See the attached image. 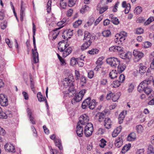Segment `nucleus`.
<instances>
[{"instance_id": "1", "label": "nucleus", "mask_w": 154, "mask_h": 154, "mask_svg": "<svg viewBox=\"0 0 154 154\" xmlns=\"http://www.w3.org/2000/svg\"><path fill=\"white\" fill-rule=\"evenodd\" d=\"M150 83V80H144L137 87V90L140 92L144 91L148 95L151 93L149 97L152 98L154 97V91H152V88L149 86Z\"/></svg>"}, {"instance_id": "2", "label": "nucleus", "mask_w": 154, "mask_h": 154, "mask_svg": "<svg viewBox=\"0 0 154 154\" xmlns=\"http://www.w3.org/2000/svg\"><path fill=\"white\" fill-rule=\"evenodd\" d=\"M63 85L66 88L69 87L68 91L72 94H73L75 93L76 91L74 89V86L73 85L72 81L70 79L68 78H65L63 82Z\"/></svg>"}, {"instance_id": "3", "label": "nucleus", "mask_w": 154, "mask_h": 154, "mask_svg": "<svg viewBox=\"0 0 154 154\" xmlns=\"http://www.w3.org/2000/svg\"><path fill=\"white\" fill-rule=\"evenodd\" d=\"M106 62L112 67L114 68L116 67L120 63L119 60L118 59L114 57H110L107 59Z\"/></svg>"}, {"instance_id": "4", "label": "nucleus", "mask_w": 154, "mask_h": 154, "mask_svg": "<svg viewBox=\"0 0 154 154\" xmlns=\"http://www.w3.org/2000/svg\"><path fill=\"white\" fill-rule=\"evenodd\" d=\"M93 131V125L91 123H89L85 126L84 132L86 137H89L91 135Z\"/></svg>"}, {"instance_id": "5", "label": "nucleus", "mask_w": 154, "mask_h": 154, "mask_svg": "<svg viewBox=\"0 0 154 154\" xmlns=\"http://www.w3.org/2000/svg\"><path fill=\"white\" fill-rule=\"evenodd\" d=\"M134 56V60L135 62H138L143 56V54L137 50H134L133 52Z\"/></svg>"}, {"instance_id": "6", "label": "nucleus", "mask_w": 154, "mask_h": 154, "mask_svg": "<svg viewBox=\"0 0 154 154\" xmlns=\"http://www.w3.org/2000/svg\"><path fill=\"white\" fill-rule=\"evenodd\" d=\"M0 104L3 106H7L8 104L7 97L3 94H0Z\"/></svg>"}, {"instance_id": "7", "label": "nucleus", "mask_w": 154, "mask_h": 154, "mask_svg": "<svg viewBox=\"0 0 154 154\" xmlns=\"http://www.w3.org/2000/svg\"><path fill=\"white\" fill-rule=\"evenodd\" d=\"M57 25L58 26H61L58 28H56L54 29L52 31L54 32L53 35V38L54 39H55L57 38V36L59 34V32L58 30L60 29L65 26L61 22V21L57 23Z\"/></svg>"}, {"instance_id": "8", "label": "nucleus", "mask_w": 154, "mask_h": 154, "mask_svg": "<svg viewBox=\"0 0 154 154\" xmlns=\"http://www.w3.org/2000/svg\"><path fill=\"white\" fill-rule=\"evenodd\" d=\"M86 90L82 89L79 92V93L75 94L74 98L76 100V102L80 101L86 92Z\"/></svg>"}, {"instance_id": "9", "label": "nucleus", "mask_w": 154, "mask_h": 154, "mask_svg": "<svg viewBox=\"0 0 154 154\" xmlns=\"http://www.w3.org/2000/svg\"><path fill=\"white\" fill-rule=\"evenodd\" d=\"M5 151L11 152H14L15 149L14 146L10 143H7L4 146Z\"/></svg>"}, {"instance_id": "10", "label": "nucleus", "mask_w": 154, "mask_h": 154, "mask_svg": "<svg viewBox=\"0 0 154 154\" xmlns=\"http://www.w3.org/2000/svg\"><path fill=\"white\" fill-rule=\"evenodd\" d=\"M88 117L86 114H84L80 116L78 123L79 122L80 125H85L89 123H88Z\"/></svg>"}, {"instance_id": "11", "label": "nucleus", "mask_w": 154, "mask_h": 154, "mask_svg": "<svg viewBox=\"0 0 154 154\" xmlns=\"http://www.w3.org/2000/svg\"><path fill=\"white\" fill-rule=\"evenodd\" d=\"M106 115V113L98 112L95 115V117L99 122H104L106 118H105Z\"/></svg>"}, {"instance_id": "12", "label": "nucleus", "mask_w": 154, "mask_h": 154, "mask_svg": "<svg viewBox=\"0 0 154 154\" xmlns=\"http://www.w3.org/2000/svg\"><path fill=\"white\" fill-rule=\"evenodd\" d=\"M37 51V49L36 46H35V48H34V50L33 49L32 50L33 60L35 63H37L38 62V52Z\"/></svg>"}, {"instance_id": "13", "label": "nucleus", "mask_w": 154, "mask_h": 154, "mask_svg": "<svg viewBox=\"0 0 154 154\" xmlns=\"http://www.w3.org/2000/svg\"><path fill=\"white\" fill-rule=\"evenodd\" d=\"M127 36V33L125 32H122L120 33H117L116 34L115 37L116 39H119L121 42H122L125 40V37Z\"/></svg>"}, {"instance_id": "14", "label": "nucleus", "mask_w": 154, "mask_h": 154, "mask_svg": "<svg viewBox=\"0 0 154 154\" xmlns=\"http://www.w3.org/2000/svg\"><path fill=\"white\" fill-rule=\"evenodd\" d=\"M114 144L116 146L117 148H119L122 145L123 140L122 136H119L116 139Z\"/></svg>"}, {"instance_id": "15", "label": "nucleus", "mask_w": 154, "mask_h": 154, "mask_svg": "<svg viewBox=\"0 0 154 154\" xmlns=\"http://www.w3.org/2000/svg\"><path fill=\"white\" fill-rule=\"evenodd\" d=\"M68 46V45L64 42H60L58 43V49L60 52H63Z\"/></svg>"}, {"instance_id": "16", "label": "nucleus", "mask_w": 154, "mask_h": 154, "mask_svg": "<svg viewBox=\"0 0 154 154\" xmlns=\"http://www.w3.org/2000/svg\"><path fill=\"white\" fill-rule=\"evenodd\" d=\"M92 35L88 31H85V32L83 40L85 41L90 42L92 43L91 41Z\"/></svg>"}, {"instance_id": "17", "label": "nucleus", "mask_w": 154, "mask_h": 154, "mask_svg": "<svg viewBox=\"0 0 154 154\" xmlns=\"http://www.w3.org/2000/svg\"><path fill=\"white\" fill-rule=\"evenodd\" d=\"M76 133L78 136L82 137L83 134V128L81 126L79 123H78L76 127Z\"/></svg>"}, {"instance_id": "18", "label": "nucleus", "mask_w": 154, "mask_h": 154, "mask_svg": "<svg viewBox=\"0 0 154 154\" xmlns=\"http://www.w3.org/2000/svg\"><path fill=\"white\" fill-rule=\"evenodd\" d=\"M103 122H104V125L105 126L106 128L109 129L111 128V122L109 118H106Z\"/></svg>"}, {"instance_id": "19", "label": "nucleus", "mask_w": 154, "mask_h": 154, "mask_svg": "<svg viewBox=\"0 0 154 154\" xmlns=\"http://www.w3.org/2000/svg\"><path fill=\"white\" fill-rule=\"evenodd\" d=\"M37 97L38 101L40 102L45 101V102L47 106H48V105L47 102V101L45 97H43L40 92H38L37 94Z\"/></svg>"}, {"instance_id": "20", "label": "nucleus", "mask_w": 154, "mask_h": 154, "mask_svg": "<svg viewBox=\"0 0 154 154\" xmlns=\"http://www.w3.org/2000/svg\"><path fill=\"white\" fill-rule=\"evenodd\" d=\"M72 49L71 47H67L63 52V56L65 57L69 55L72 52Z\"/></svg>"}, {"instance_id": "21", "label": "nucleus", "mask_w": 154, "mask_h": 154, "mask_svg": "<svg viewBox=\"0 0 154 154\" xmlns=\"http://www.w3.org/2000/svg\"><path fill=\"white\" fill-rule=\"evenodd\" d=\"M139 72L140 74H142L146 72L147 68L143 63H140L139 65Z\"/></svg>"}, {"instance_id": "22", "label": "nucleus", "mask_w": 154, "mask_h": 154, "mask_svg": "<svg viewBox=\"0 0 154 154\" xmlns=\"http://www.w3.org/2000/svg\"><path fill=\"white\" fill-rule=\"evenodd\" d=\"M126 66L123 63H120L118 65L117 71L119 73H122L125 69Z\"/></svg>"}, {"instance_id": "23", "label": "nucleus", "mask_w": 154, "mask_h": 154, "mask_svg": "<svg viewBox=\"0 0 154 154\" xmlns=\"http://www.w3.org/2000/svg\"><path fill=\"white\" fill-rule=\"evenodd\" d=\"M126 114V111H122L119 114V124H121L123 122L125 115Z\"/></svg>"}, {"instance_id": "24", "label": "nucleus", "mask_w": 154, "mask_h": 154, "mask_svg": "<svg viewBox=\"0 0 154 154\" xmlns=\"http://www.w3.org/2000/svg\"><path fill=\"white\" fill-rule=\"evenodd\" d=\"M21 10L20 13V20L21 21H23V17L25 16V15L24 13L25 8L23 7V2L21 1Z\"/></svg>"}, {"instance_id": "25", "label": "nucleus", "mask_w": 154, "mask_h": 154, "mask_svg": "<svg viewBox=\"0 0 154 154\" xmlns=\"http://www.w3.org/2000/svg\"><path fill=\"white\" fill-rule=\"evenodd\" d=\"M136 134L134 132H132L128 136L127 140L129 141H133L136 139Z\"/></svg>"}, {"instance_id": "26", "label": "nucleus", "mask_w": 154, "mask_h": 154, "mask_svg": "<svg viewBox=\"0 0 154 154\" xmlns=\"http://www.w3.org/2000/svg\"><path fill=\"white\" fill-rule=\"evenodd\" d=\"M85 42L81 46V49L83 51L89 47L91 45V43L90 42L85 41Z\"/></svg>"}, {"instance_id": "27", "label": "nucleus", "mask_w": 154, "mask_h": 154, "mask_svg": "<svg viewBox=\"0 0 154 154\" xmlns=\"http://www.w3.org/2000/svg\"><path fill=\"white\" fill-rule=\"evenodd\" d=\"M54 142L56 145L57 146L60 150H62L63 149V147L61 145L60 140L59 139L56 138L54 140Z\"/></svg>"}, {"instance_id": "28", "label": "nucleus", "mask_w": 154, "mask_h": 154, "mask_svg": "<svg viewBox=\"0 0 154 154\" xmlns=\"http://www.w3.org/2000/svg\"><path fill=\"white\" fill-rule=\"evenodd\" d=\"M33 25V28H32V30H33V44L34 46V48H35V46H36V44H35V40L34 35H35V32L36 30V27L34 23H32Z\"/></svg>"}, {"instance_id": "29", "label": "nucleus", "mask_w": 154, "mask_h": 154, "mask_svg": "<svg viewBox=\"0 0 154 154\" xmlns=\"http://www.w3.org/2000/svg\"><path fill=\"white\" fill-rule=\"evenodd\" d=\"M8 114L4 112L1 107L0 106V118L6 119L8 117Z\"/></svg>"}, {"instance_id": "30", "label": "nucleus", "mask_w": 154, "mask_h": 154, "mask_svg": "<svg viewBox=\"0 0 154 154\" xmlns=\"http://www.w3.org/2000/svg\"><path fill=\"white\" fill-rule=\"evenodd\" d=\"M122 56V58L124 59H129L131 58V54L130 52H128L125 54H121Z\"/></svg>"}, {"instance_id": "31", "label": "nucleus", "mask_w": 154, "mask_h": 154, "mask_svg": "<svg viewBox=\"0 0 154 154\" xmlns=\"http://www.w3.org/2000/svg\"><path fill=\"white\" fill-rule=\"evenodd\" d=\"M117 73L116 70H112L109 74V76L111 79H114L117 77Z\"/></svg>"}, {"instance_id": "32", "label": "nucleus", "mask_w": 154, "mask_h": 154, "mask_svg": "<svg viewBox=\"0 0 154 154\" xmlns=\"http://www.w3.org/2000/svg\"><path fill=\"white\" fill-rule=\"evenodd\" d=\"M131 145L130 144H126L122 148L121 152L123 153H125L130 148Z\"/></svg>"}, {"instance_id": "33", "label": "nucleus", "mask_w": 154, "mask_h": 154, "mask_svg": "<svg viewBox=\"0 0 154 154\" xmlns=\"http://www.w3.org/2000/svg\"><path fill=\"white\" fill-rule=\"evenodd\" d=\"M79 60V58H75L74 57L71 58L70 60V64L72 66L75 65L77 63V62Z\"/></svg>"}, {"instance_id": "34", "label": "nucleus", "mask_w": 154, "mask_h": 154, "mask_svg": "<svg viewBox=\"0 0 154 154\" xmlns=\"http://www.w3.org/2000/svg\"><path fill=\"white\" fill-rule=\"evenodd\" d=\"M120 95V93L118 92L116 94H113L112 97V100L114 102L117 101L119 98Z\"/></svg>"}, {"instance_id": "35", "label": "nucleus", "mask_w": 154, "mask_h": 154, "mask_svg": "<svg viewBox=\"0 0 154 154\" xmlns=\"http://www.w3.org/2000/svg\"><path fill=\"white\" fill-rule=\"evenodd\" d=\"M96 106V101L95 100L93 99L91 101L90 104L88 105V107L91 109H94Z\"/></svg>"}, {"instance_id": "36", "label": "nucleus", "mask_w": 154, "mask_h": 154, "mask_svg": "<svg viewBox=\"0 0 154 154\" xmlns=\"http://www.w3.org/2000/svg\"><path fill=\"white\" fill-rule=\"evenodd\" d=\"M64 34H66L67 36H68V38H70V36H72L73 35V30L70 29L66 30L64 31Z\"/></svg>"}, {"instance_id": "37", "label": "nucleus", "mask_w": 154, "mask_h": 154, "mask_svg": "<svg viewBox=\"0 0 154 154\" xmlns=\"http://www.w3.org/2000/svg\"><path fill=\"white\" fill-rule=\"evenodd\" d=\"M89 10V7L87 5H85L84 6H83L82 8L81 9L80 11L81 13L84 14Z\"/></svg>"}, {"instance_id": "38", "label": "nucleus", "mask_w": 154, "mask_h": 154, "mask_svg": "<svg viewBox=\"0 0 154 154\" xmlns=\"http://www.w3.org/2000/svg\"><path fill=\"white\" fill-rule=\"evenodd\" d=\"M51 0H48L47 6H46V10L47 12L48 13L50 12L51 10Z\"/></svg>"}, {"instance_id": "39", "label": "nucleus", "mask_w": 154, "mask_h": 154, "mask_svg": "<svg viewBox=\"0 0 154 154\" xmlns=\"http://www.w3.org/2000/svg\"><path fill=\"white\" fill-rule=\"evenodd\" d=\"M86 83V79L84 76H82L80 78V84L82 86H83Z\"/></svg>"}, {"instance_id": "40", "label": "nucleus", "mask_w": 154, "mask_h": 154, "mask_svg": "<svg viewBox=\"0 0 154 154\" xmlns=\"http://www.w3.org/2000/svg\"><path fill=\"white\" fill-rule=\"evenodd\" d=\"M136 128L138 134H141L143 132V128L141 125H137Z\"/></svg>"}, {"instance_id": "41", "label": "nucleus", "mask_w": 154, "mask_h": 154, "mask_svg": "<svg viewBox=\"0 0 154 154\" xmlns=\"http://www.w3.org/2000/svg\"><path fill=\"white\" fill-rule=\"evenodd\" d=\"M107 9L108 7L107 6H105L104 7H102L100 8H99L97 6V9L99 11V13L100 14H102Z\"/></svg>"}, {"instance_id": "42", "label": "nucleus", "mask_w": 154, "mask_h": 154, "mask_svg": "<svg viewBox=\"0 0 154 154\" xmlns=\"http://www.w3.org/2000/svg\"><path fill=\"white\" fill-rule=\"evenodd\" d=\"M102 34L104 37H107L111 35V32L109 30H105L103 32Z\"/></svg>"}, {"instance_id": "43", "label": "nucleus", "mask_w": 154, "mask_h": 154, "mask_svg": "<svg viewBox=\"0 0 154 154\" xmlns=\"http://www.w3.org/2000/svg\"><path fill=\"white\" fill-rule=\"evenodd\" d=\"M142 11V8L140 6H138L136 7L134 10V13L136 14H139L141 13Z\"/></svg>"}, {"instance_id": "44", "label": "nucleus", "mask_w": 154, "mask_h": 154, "mask_svg": "<svg viewBox=\"0 0 154 154\" xmlns=\"http://www.w3.org/2000/svg\"><path fill=\"white\" fill-rule=\"evenodd\" d=\"M60 5L62 8L65 9L67 6V3L64 0H61L60 1Z\"/></svg>"}, {"instance_id": "45", "label": "nucleus", "mask_w": 154, "mask_h": 154, "mask_svg": "<svg viewBox=\"0 0 154 154\" xmlns=\"http://www.w3.org/2000/svg\"><path fill=\"white\" fill-rule=\"evenodd\" d=\"M121 82L118 80H115L114 81L113 84L112 85H113V87L116 88L119 87L120 85Z\"/></svg>"}, {"instance_id": "46", "label": "nucleus", "mask_w": 154, "mask_h": 154, "mask_svg": "<svg viewBox=\"0 0 154 154\" xmlns=\"http://www.w3.org/2000/svg\"><path fill=\"white\" fill-rule=\"evenodd\" d=\"M148 154H154L153 148L151 146H148L147 151Z\"/></svg>"}, {"instance_id": "47", "label": "nucleus", "mask_w": 154, "mask_h": 154, "mask_svg": "<svg viewBox=\"0 0 154 154\" xmlns=\"http://www.w3.org/2000/svg\"><path fill=\"white\" fill-rule=\"evenodd\" d=\"M77 0H69L68 5L69 7L73 6L75 4Z\"/></svg>"}, {"instance_id": "48", "label": "nucleus", "mask_w": 154, "mask_h": 154, "mask_svg": "<svg viewBox=\"0 0 154 154\" xmlns=\"http://www.w3.org/2000/svg\"><path fill=\"white\" fill-rule=\"evenodd\" d=\"M7 22L6 20L3 21L1 23V29H5L7 26Z\"/></svg>"}, {"instance_id": "49", "label": "nucleus", "mask_w": 154, "mask_h": 154, "mask_svg": "<svg viewBox=\"0 0 154 154\" xmlns=\"http://www.w3.org/2000/svg\"><path fill=\"white\" fill-rule=\"evenodd\" d=\"M100 142L99 146L100 147L103 148L106 145V141L103 139H102L100 140Z\"/></svg>"}, {"instance_id": "50", "label": "nucleus", "mask_w": 154, "mask_h": 154, "mask_svg": "<svg viewBox=\"0 0 154 154\" xmlns=\"http://www.w3.org/2000/svg\"><path fill=\"white\" fill-rule=\"evenodd\" d=\"M82 23V21L81 20H78L75 21L73 24V26L74 28H77L80 26Z\"/></svg>"}, {"instance_id": "51", "label": "nucleus", "mask_w": 154, "mask_h": 154, "mask_svg": "<svg viewBox=\"0 0 154 154\" xmlns=\"http://www.w3.org/2000/svg\"><path fill=\"white\" fill-rule=\"evenodd\" d=\"M153 21H154V17H150L145 23V24L146 25H149Z\"/></svg>"}, {"instance_id": "52", "label": "nucleus", "mask_w": 154, "mask_h": 154, "mask_svg": "<svg viewBox=\"0 0 154 154\" xmlns=\"http://www.w3.org/2000/svg\"><path fill=\"white\" fill-rule=\"evenodd\" d=\"M98 51V50L97 49H93L91 50L88 51V52L91 54H97Z\"/></svg>"}, {"instance_id": "53", "label": "nucleus", "mask_w": 154, "mask_h": 154, "mask_svg": "<svg viewBox=\"0 0 154 154\" xmlns=\"http://www.w3.org/2000/svg\"><path fill=\"white\" fill-rule=\"evenodd\" d=\"M143 29L141 28H139L136 29V33L137 34H140L143 32Z\"/></svg>"}, {"instance_id": "54", "label": "nucleus", "mask_w": 154, "mask_h": 154, "mask_svg": "<svg viewBox=\"0 0 154 154\" xmlns=\"http://www.w3.org/2000/svg\"><path fill=\"white\" fill-rule=\"evenodd\" d=\"M111 21L113 23L116 25H117L119 23V20L116 17L112 18V20H111Z\"/></svg>"}, {"instance_id": "55", "label": "nucleus", "mask_w": 154, "mask_h": 154, "mask_svg": "<svg viewBox=\"0 0 154 154\" xmlns=\"http://www.w3.org/2000/svg\"><path fill=\"white\" fill-rule=\"evenodd\" d=\"M103 58L102 57L99 58L96 62V64L102 65L103 63Z\"/></svg>"}, {"instance_id": "56", "label": "nucleus", "mask_w": 154, "mask_h": 154, "mask_svg": "<svg viewBox=\"0 0 154 154\" xmlns=\"http://www.w3.org/2000/svg\"><path fill=\"white\" fill-rule=\"evenodd\" d=\"M125 10V14H127L128 13L130 9V5L129 4H127V6H126Z\"/></svg>"}, {"instance_id": "57", "label": "nucleus", "mask_w": 154, "mask_h": 154, "mask_svg": "<svg viewBox=\"0 0 154 154\" xmlns=\"http://www.w3.org/2000/svg\"><path fill=\"white\" fill-rule=\"evenodd\" d=\"M116 46H112L110 47L109 50L111 52H117L116 47Z\"/></svg>"}, {"instance_id": "58", "label": "nucleus", "mask_w": 154, "mask_h": 154, "mask_svg": "<svg viewBox=\"0 0 154 154\" xmlns=\"http://www.w3.org/2000/svg\"><path fill=\"white\" fill-rule=\"evenodd\" d=\"M94 75V73L93 71H89L88 73V77L90 79L92 78Z\"/></svg>"}, {"instance_id": "59", "label": "nucleus", "mask_w": 154, "mask_h": 154, "mask_svg": "<svg viewBox=\"0 0 154 154\" xmlns=\"http://www.w3.org/2000/svg\"><path fill=\"white\" fill-rule=\"evenodd\" d=\"M75 79L76 80H78L80 77V73L77 70H75Z\"/></svg>"}, {"instance_id": "60", "label": "nucleus", "mask_w": 154, "mask_h": 154, "mask_svg": "<svg viewBox=\"0 0 154 154\" xmlns=\"http://www.w3.org/2000/svg\"><path fill=\"white\" fill-rule=\"evenodd\" d=\"M116 47L117 49V52H123L124 48L121 47L119 46H116Z\"/></svg>"}, {"instance_id": "61", "label": "nucleus", "mask_w": 154, "mask_h": 154, "mask_svg": "<svg viewBox=\"0 0 154 154\" xmlns=\"http://www.w3.org/2000/svg\"><path fill=\"white\" fill-rule=\"evenodd\" d=\"M73 10L72 9L69 10L67 13L66 15L68 17H70L72 14Z\"/></svg>"}, {"instance_id": "62", "label": "nucleus", "mask_w": 154, "mask_h": 154, "mask_svg": "<svg viewBox=\"0 0 154 154\" xmlns=\"http://www.w3.org/2000/svg\"><path fill=\"white\" fill-rule=\"evenodd\" d=\"M125 79V77L123 74H121L119 76V81L121 82H123Z\"/></svg>"}, {"instance_id": "63", "label": "nucleus", "mask_w": 154, "mask_h": 154, "mask_svg": "<svg viewBox=\"0 0 154 154\" xmlns=\"http://www.w3.org/2000/svg\"><path fill=\"white\" fill-rule=\"evenodd\" d=\"M134 86L132 84H131L129 86L128 91L129 92H131L134 89Z\"/></svg>"}, {"instance_id": "64", "label": "nucleus", "mask_w": 154, "mask_h": 154, "mask_svg": "<svg viewBox=\"0 0 154 154\" xmlns=\"http://www.w3.org/2000/svg\"><path fill=\"white\" fill-rule=\"evenodd\" d=\"M144 150L143 149H140L137 150L136 152V154H144Z\"/></svg>"}]
</instances>
